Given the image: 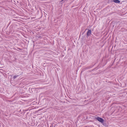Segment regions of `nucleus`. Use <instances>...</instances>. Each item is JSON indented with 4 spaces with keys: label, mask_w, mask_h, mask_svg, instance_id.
I'll list each match as a JSON object with an SVG mask.
<instances>
[{
    "label": "nucleus",
    "mask_w": 127,
    "mask_h": 127,
    "mask_svg": "<svg viewBox=\"0 0 127 127\" xmlns=\"http://www.w3.org/2000/svg\"><path fill=\"white\" fill-rule=\"evenodd\" d=\"M95 119L101 123H103L104 122V120L101 118L97 117L95 118Z\"/></svg>",
    "instance_id": "1"
},
{
    "label": "nucleus",
    "mask_w": 127,
    "mask_h": 127,
    "mask_svg": "<svg viewBox=\"0 0 127 127\" xmlns=\"http://www.w3.org/2000/svg\"><path fill=\"white\" fill-rule=\"evenodd\" d=\"M91 30H88V31L87 32V37L88 36H90L91 35Z\"/></svg>",
    "instance_id": "2"
},
{
    "label": "nucleus",
    "mask_w": 127,
    "mask_h": 127,
    "mask_svg": "<svg viewBox=\"0 0 127 127\" xmlns=\"http://www.w3.org/2000/svg\"><path fill=\"white\" fill-rule=\"evenodd\" d=\"M114 2L115 3H120V1L119 0H113Z\"/></svg>",
    "instance_id": "3"
},
{
    "label": "nucleus",
    "mask_w": 127,
    "mask_h": 127,
    "mask_svg": "<svg viewBox=\"0 0 127 127\" xmlns=\"http://www.w3.org/2000/svg\"><path fill=\"white\" fill-rule=\"evenodd\" d=\"M93 66V65H92L91 66H88L86 68H85V69H88L89 68H90L92 67Z\"/></svg>",
    "instance_id": "4"
},
{
    "label": "nucleus",
    "mask_w": 127,
    "mask_h": 127,
    "mask_svg": "<svg viewBox=\"0 0 127 127\" xmlns=\"http://www.w3.org/2000/svg\"><path fill=\"white\" fill-rule=\"evenodd\" d=\"M67 0H62L60 2V3H62L63 2H65V1Z\"/></svg>",
    "instance_id": "5"
},
{
    "label": "nucleus",
    "mask_w": 127,
    "mask_h": 127,
    "mask_svg": "<svg viewBox=\"0 0 127 127\" xmlns=\"http://www.w3.org/2000/svg\"><path fill=\"white\" fill-rule=\"evenodd\" d=\"M103 124V125L104 126H105L106 127L107 126V125L105 123H104V122L102 123Z\"/></svg>",
    "instance_id": "6"
},
{
    "label": "nucleus",
    "mask_w": 127,
    "mask_h": 127,
    "mask_svg": "<svg viewBox=\"0 0 127 127\" xmlns=\"http://www.w3.org/2000/svg\"><path fill=\"white\" fill-rule=\"evenodd\" d=\"M18 76V75H15L14 76V77H13V78H14V79H15V78H16Z\"/></svg>",
    "instance_id": "7"
},
{
    "label": "nucleus",
    "mask_w": 127,
    "mask_h": 127,
    "mask_svg": "<svg viewBox=\"0 0 127 127\" xmlns=\"http://www.w3.org/2000/svg\"><path fill=\"white\" fill-rule=\"evenodd\" d=\"M40 37V36H39V37Z\"/></svg>",
    "instance_id": "8"
},
{
    "label": "nucleus",
    "mask_w": 127,
    "mask_h": 127,
    "mask_svg": "<svg viewBox=\"0 0 127 127\" xmlns=\"http://www.w3.org/2000/svg\"><path fill=\"white\" fill-rule=\"evenodd\" d=\"M82 71H81V72H82Z\"/></svg>",
    "instance_id": "9"
}]
</instances>
